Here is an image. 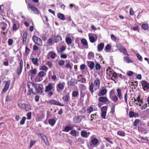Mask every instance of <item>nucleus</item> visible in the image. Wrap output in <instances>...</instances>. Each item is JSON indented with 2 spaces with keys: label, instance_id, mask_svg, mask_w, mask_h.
<instances>
[{
  "label": "nucleus",
  "instance_id": "e2e57ef3",
  "mask_svg": "<svg viewBox=\"0 0 149 149\" xmlns=\"http://www.w3.org/2000/svg\"><path fill=\"white\" fill-rule=\"evenodd\" d=\"M46 65H48L50 68H51L53 65V64L52 61H48L47 62V63H45Z\"/></svg>",
  "mask_w": 149,
  "mask_h": 149
},
{
  "label": "nucleus",
  "instance_id": "0eeeda50",
  "mask_svg": "<svg viewBox=\"0 0 149 149\" xmlns=\"http://www.w3.org/2000/svg\"><path fill=\"white\" fill-rule=\"evenodd\" d=\"M89 90L91 94L93 95L94 92V91H96L99 88L93 82H91L89 85Z\"/></svg>",
  "mask_w": 149,
  "mask_h": 149
},
{
  "label": "nucleus",
  "instance_id": "ddd939ff",
  "mask_svg": "<svg viewBox=\"0 0 149 149\" xmlns=\"http://www.w3.org/2000/svg\"><path fill=\"white\" fill-rule=\"evenodd\" d=\"M56 55V54L53 51H50L48 52L46 55V58L48 59H49L50 58L54 59L55 58Z\"/></svg>",
  "mask_w": 149,
  "mask_h": 149
},
{
  "label": "nucleus",
  "instance_id": "f3484780",
  "mask_svg": "<svg viewBox=\"0 0 149 149\" xmlns=\"http://www.w3.org/2000/svg\"><path fill=\"white\" fill-rule=\"evenodd\" d=\"M10 80H8L6 81L5 86L2 91V93H5L8 90L10 85Z\"/></svg>",
  "mask_w": 149,
  "mask_h": 149
},
{
  "label": "nucleus",
  "instance_id": "37998d69",
  "mask_svg": "<svg viewBox=\"0 0 149 149\" xmlns=\"http://www.w3.org/2000/svg\"><path fill=\"white\" fill-rule=\"evenodd\" d=\"M12 28L13 31H16L19 29V26H17L15 22H13Z\"/></svg>",
  "mask_w": 149,
  "mask_h": 149
},
{
  "label": "nucleus",
  "instance_id": "6ab92c4d",
  "mask_svg": "<svg viewBox=\"0 0 149 149\" xmlns=\"http://www.w3.org/2000/svg\"><path fill=\"white\" fill-rule=\"evenodd\" d=\"M90 34H88L89 39L91 42L93 43L95 42L97 40L98 36L97 35L95 34H93L95 36V37L93 36H89Z\"/></svg>",
  "mask_w": 149,
  "mask_h": 149
},
{
  "label": "nucleus",
  "instance_id": "bb28decb",
  "mask_svg": "<svg viewBox=\"0 0 149 149\" xmlns=\"http://www.w3.org/2000/svg\"><path fill=\"white\" fill-rule=\"evenodd\" d=\"M98 100L100 102L105 103L108 101V100L107 97L102 96L99 98Z\"/></svg>",
  "mask_w": 149,
  "mask_h": 149
},
{
  "label": "nucleus",
  "instance_id": "9b49d317",
  "mask_svg": "<svg viewBox=\"0 0 149 149\" xmlns=\"http://www.w3.org/2000/svg\"><path fill=\"white\" fill-rule=\"evenodd\" d=\"M65 85V84L64 82H59L56 85V90L58 92L62 91L64 89Z\"/></svg>",
  "mask_w": 149,
  "mask_h": 149
},
{
  "label": "nucleus",
  "instance_id": "2f4dec72",
  "mask_svg": "<svg viewBox=\"0 0 149 149\" xmlns=\"http://www.w3.org/2000/svg\"><path fill=\"white\" fill-rule=\"evenodd\" d=\"M129 56H126L123 58L124 60L125 61V62L127 63H133V61L132 60V58H130L129 57Z\"/></svg>",
  "mask_w": 149,
  "mask_h": 149
},
{
  "label": "nucleus",
  "instance_id": "b1692460",
  "mask_svg": "<svg viewBox=\"0 0 149 149\" xmlns=\"http://www.w3.org/2000/svg\"><path fill=\"white\" fill-rule=\"evenodd\" d=\"M129 115L130 118H132L133 117L136 118L139 116V114L138 113L134 112L133 111H130L129 112Z\"/></svg>",
  "mask_w": 149,
  "mask_h": 149
},
{
  "label": "nucleus",
  "instance_id": "09e8293b",
  "mask_svg": "<svg viewBox=\"0 0 149 149\" xmlns=\"http://www.w3.org/2000/svg\"><path fill=\"white\" fill-rule=\"evenodd\" d=\"M62 40L61 37L59 36H56L55 39V42L56 43H59Z\"/></svg>",
  "mask_w": 149,
  "mask_h": 149
},
{
  "label": "nucleus",
  "instance_id": "f03ea898",
  "mask_svg": "<svg viewBox=\"0 0 149 149\" xmlns=\"http://www.w3.org/2000/svg\"><path fill=\"white\" fill-rule=\"evenodd\" d=\"M37 69L36 68L31 70L29 71V72L31 74V79L32 80V79L34 77V81L35 82H41L43 80V78H41L37 74L35 76L37 73Z\"/></svg>",
  "mask_w": 149,
  "mask_h": 149
},
{
  "label": "nucleus",
  "instance_id": "3c124183",
  "mask_svg": "<svg viewBox=\"0 0 149 149\" xmlns=\"http://www.w3.org/2000/svg\"><path fill=\"white\" fill-rule=\"evenodd\" d=\"M69 134L74 136H76L77 135V132L75 130L72 129Z\"/></svg>",
  "mask_w": 149,
  "mask_h": 149
},
{
  "label": "nucleus",
  "instance_id": "c85d7f7f",
  "mask_svg": "<svg viewBox=\"0 0 149 149\" xmlns=\"http://www.w3.org/2000/svg\"><path fill=\"white\" fill-rule=\"evenodd\" d=\"M81 42L84 46H85L86 49H87L88 48V45L86 40L85 38H82L81 40Z\"/></svg>",
  "mask_w": 149,
  "mask_h": 149
},
{
  "label": "nucleus",
  "instance_id": "a878e982",
  "mask_svg": "<svg viewBox=\"0 0 149 149\" xmlns=\"http://www.w3.org/2000/svg\"><path fill=\"white\" fill-rule=\"evenodd\" d=\"M27 85L28 88L29 90L33 89V88H32V86L35 89L36 88V86L33 83H32L30 81H29L28 82Z\"/></svg>",
  "mask_w": 149,
  "mask_h": 149
},
{
  "label": "nucleus",
  "instance_id": "dca6fc26",
  "mask_svg": "<svg viewBox=\"0 0 149 149\" xmlns=\"http://www.w3.org/2000/svg\"><path fill=\"white\" fill-rule=\"evenodd\" d=\"M98 142V140L95 138L92 139L90 142V145L93 147L96 146Z\"/></svg>",
  "mask_w": 149,
  "mask_h": 149
},
{
  "label": "nucleus",
  "instance_id": "58836bf2",
  "mask_svg": "<svg viewBox=\"0 0 149 149\" xmlns=\"http://www.w3.org/2000/svg\"><path fill=\"white\" fill-rule=\"evenodd\" d=\"M66 49V48L65 46H63L60 48V50L59 49L57 50V52L58 53H59L60 54H63L65 50Z\"/></svg>",
  "mask_w": 149,
  "mask_h": 149
},
{
  "label": "nucleus",
  "instance_id": "bf43d9fd",
  "mask_svg": "<svg viewBox=\"0 0 149 149\" xmlns=\"http://www.w3.org/2000/svg\"><path fill=\"white\" fill-rule=\"evenodd\" d=\"M141 123V121L139 119H136L133 123V125L134 126H136L138 125V124H139Z\"/></svg>",
  "mask_w": 149,
  "mask_h": 149
},
{
  "label": "nucleus",
  "instance_id": "a18cd8bd",
  "mask_svg": "<svg viewBox=\"0 0 149 149\" xmlns=\"http://www.w3.org/2000/svg\"><path fill=\"white\" fill-rule=\"evenodd\" d=\"M40 70L43 71H45L46 72L48 70V68L45 65L41 66L40 67Z\"/></svg>",
  "mask_w": 149,
  "mask_h": 149
},
{
  "label": "nucleus",
  "instance_id": "338daca9",
  "mask_svg": "<svg viewBox=\"0 0 149 149\" xmlns=\"http://www.w3.org/2000/svg\"><path fill=\"white\" fill-rule=\"evenodd\" d=\"M24 104L21 102L17 104V106L21 109L24 110Z\"/></svg>",
  "mask_w": 149,
  "mask_h": 149
},
{
  "label": "nucleus",
  "instance_id": "052dcab7",
  "mask_svg": "<svg viewBox=\"0 0 149 149\" xmlns=\"http://www.w3.org/2000/svg\"><path fill=\"white\" fill-rule=\"evenodd\" d=\"M26 119V118L24 116L22 117V119L20 121V124L21 125H23L25 124V121Z\"/></svg>",
  "mask_w": 149,
  "mask_h": 149
},
{
  "label": "nucleus",
  "instance_id": "13d9d810",
  "mask_svg": "<svg viewBox=\"0 0 149 149\" xmlns=\"http://www.w3.org/2000/svg\"><path fill=\"white\" fill-rule=\"evenodd\" d=\"M97 115V113L93 114H92L91 115V119H90L91 121H92L93 120H95L96 119V116Z\"/></svg>",
  "mask_w": 149,
  "mask_h": 149
},
{
  "label": "nucleus",
  "instance_id": "9d476101",
  "mask_svg": "<svg viewBox=\"0 0 149 149\" xmlns=\"http://www.w3.org/2000/svg\"><path fill=\"white\" fill-rule=\"evenodd\" d=\"M117 47L119 50L122 52L124 54L129 56V54L128 53L126 49L120 44H119L117 46Z\"/></svg>",
  "mask_w": 149,
  "mask_h": 149
},
{
  "label": "nucleus",
  "instance_id": "864d4df0",
  "mask_svg": "<svg viewBox=\"0 0 149 149\" xmlns=\"http://www.w3.org/2000/svg\"><path fill=\"white\" fill-rule=\"evenodd\" d=\"M142 29L144 30H146L148 29V26L147 23L144 24H142Z\"/></svg>",
  "mask_w": 149,
  "mask_h": 149
},
{
  "label": "nucleus",
  "instance_id": "e433bc0d",
  "mask_svg": "<svg viewBox=\"0 0 149 149\" xmlns=\"http://www.w3.org/2000/svg\"><path fill=\"white\" fill-rule=\"evenodd\" d=\"M30 59L31 60L32 63L35 65H38V59L37 58H30Z\"/></svg>",
  "mask_w": 149,
  "mask_h": 149
},
{
  "label": "nucleus",
  "instance_id": "49530a36",
  "mask_svg": "<svg viewBox=\"0 0 149 149\" xmlns=\"http://www.w3.org/2000/svg\"><path fill=\"white\" fill-rule=\"evenodd\" d=\"M77 141L79 144H84L85 142V140L81 138H79L77 140Z\"/></svg>",
  "mask_w": 149,
  "mask_h": 149
},
{
  "label": "nucleus",
  "instance_id": "7c9ffc66",
  "mask_svg": "<svg viewBox=\"0 0 149 149\" xmlns=\"http://www.w3.org/2000/svg\"><path fill=\"white\" fill-rule=\"evenodd\" d=\"M79 87L80 91H87V87L85 84H79Z\"/></svg>",
  "mask_w": 149,
  "mask_h": 149
},
{
  "label": "nucleus",
  "instance_id": "ea45409f",
  "mask_svg": "<svg viewBox=\"0 0 149 149\" xmlns=\"http://www.w3.org/2000/svg\"><path fill=\"white\" fill-rule=\"evenodd\" d=\"M38 75L41 78H43L44 77L46 76V72L43 71H40L38 73Z\"/></svg>",
  "mask_w": 149,
  "mask_h": 149
},
{
  "label": "nucleus",
  "instance_id": "7ed1b4c3",
  "mask_svg": "<svg viewBox=\"0 0 149 149\" xmlns=\"http://www.w3.org/2000/svg\"><path fill=\"white\" fill-rule=\"evenodd\" d=\"M26 2L28 4V8H29L33 11V13L38 14L39 13L38 10L36 7L33 6L30 0H25Z\"/></svg>",
  "mask_w": 149,
  "mask_h": 149
},
{
  "label": "nucleus",
  "instance_id": "f257e3e1",
  "mask_svg": "<svg viewBox=\"0 0 149 149\" xmlns=\"http://www.w3.org/2000/svg\"><path fill=\"white\" fill-rule=\"evenodd\" d=\"M117 93V95L116 94V91L114 89H112L110 90L109 92V96L110 99L111 101L114 103H115L118 102V98L120 100L123 99L122 94L121 90L120 88H118L116 90Z\"/></svg>",
  "mask_w": 149,
  "mask_h": 149
},
{
  "label": "nucleus",
  "instance_id": "a19ab883",
  "mask_svg": "<svg viewBox=\"0 0 149 149\" xmlns=\"http://www.w3.org/2000/svg\"><path fill=\"white\" fill-rule=\"evenodd\" d=\"M111 48V45L109 44H108L105 46L104 49V50L106 52H108L110 51Z\"/></svg>",
  "mask_w": 149,
  "mask_h": 149
},
{
  "label": "nucleus",
  "instance_id": "69168bd1",
  "mask_svg": "<svg viewBox=\"0 0 149 149\" xmlns=\"http://www.w3.org/2000/svg\"><path fill=\"white\" fill-rule=\"evenodd\" d=\"M13 43V41L11 38H10L8 39V43L9 46H11L12 45Z\"/></svg>",
  "mask_w": 149,
  "mask_h": 149
},
{
  "label": "nucleus",
  "instance_id": "39448f33",
  "mask_svg": "<svg viewBox=\"0 0 149 149\" xmlns=\"http://www.w3.org/2000/svg\"><path fill=\"white\" fill-rule=\"evenodd\" d=\"M32 40L35 43L40 46H42L43 45L42 39L37 36L34 35L32 38Z\"/></svg>",
  "mask_w": 149,
  "mask_h": 149
},
{
  "label": "nucleus",
  "instance_id": "5fc2aeb1",
  "mask_svg": "<svg viewBox=\"0 0 149 149\" xmlns=\"http://www.w3.org/2000/svg\"><path fill=\"white\" fill-rule=\"evenodd\" d=\"M65 41L67 44L69 45L72 43V40L70 37H67L65 38Z\"/></svg>",
  "mask_w": 149,
  "mask_h": 149
},
{
  "label": "nucleus",
  "instance_id": "a211bd4d",
  "mask_svg": "<svg viewBox=\"0 0 149 149\" xmlns=\"http://www.w3.org/2000/svg\"><path fill=\"white\" fill-rule=\"evenodd\" d=\"M23 35H22V43L24 45L26 44L27 34L26 32L24 31L23 32Z\"/></svg>",
  "mask_w": 149,
  "mask_h": 149
},
{
  "label": "nucleus",
  "instance_id": "4d7b16f0",
  "mask_svg": "<svg viewBox=\"0 0 149 149\" xmlns=\"http://www.w3.org/2000/svg\"><path fill=\"white\" fill-rule=\"evenodd\" d=\"M107 106H103L101 108V112H107Z\"/></svg>",
  "mask_w": 149,
  "mask_h": 149
},
{
  "label": "nucleus",
  "instance_id": "680f3d73",
  "mask_svg": "<svg viewBox=\"0 0 149 149\" xmlns=\"http://www.w3.org/2000/svg\"><path fill=\"white\" fill-rule=\"evenodd\" d=\"M37 142L36 141H33L32 140H31L30 142V144L29 146V148L30 149L32 146L35 144V143H36Z\"/></svg>",
  "mask_w": 149,
  "mask_h": 149
},
{
  "label": "nucleus",
  "instance_id": "774afa93",
  "mask_svg": "<svg viewBox=\"0 0 149 149\" xmlns=\"http://www.w3.org/2000/svg\"><path fill=\"white\" fill-rule=\"evenodd\" d=\"M136 56L138 59L141 61H142V56L138 53L136 54Z\"/></svg>",
  "mask_w": 149,
  "mask_h": 149
},
{
  "label": "nucleus",
  "instance_id": "6e6d98bb",
  "mask_svg": "<svg viewBox=\"0 0 149 149\" xmlns=\"http://www.w3.org/2000/svg\"><path fill=\"white\" fill-rule=\"evenodd\" d=\"M104 139H105L109 143L111 144H113V142L111 141V140L113 139L112 138L110 137H104Z\"/></svg>",
  "mask_w": 149,
  "mask_h": 149
},
{
  "label": "nucleus",
  "instance_id": "f704fd0d",
  "mask_svg": "<svg viewBox=\"0 0 149 149\" xmlns=\"http://www.w3.org/2000/svg\"><path fill=\"white\" fill-rule=\"evenodd\" d=\"M56 120L54 119H50L48 120L49 124L52 127H53L56 124Z\"/></svg>",
  "mask_w": 149,
  "mask_h": 149
},
{
  "label": "nucleus",
  "instance_id": "c03bdc74",
  "mask_svg": "<svg viewBox=\"0 0 149 149\" xmlns=\"http://www.w3.org/2000/svg\"><path fill=\"white\" fill-rule=\"evenodd\" d=\"M30 49L28 47L27 45H26L25 47V50L24 53L25 55L26 56L28 55L30 52Z\"/></svg>",
  "mask_w": 149,
  "mask_h": 149
},
{
  "label": "nucleus",
  "instance_id": "c756f323",
  "mask_svg": "<svg viewBox=\"0 0 149 149\" xmlns=\"http://www.w3.org/2000/svg\"><path fill=\"white\" fill-rule=\"evenodd\" d=\"M31 110V106L30 104H24V107L23 110L25 111H27Z\"/></svg>",
  "mask_w": 149,
  "mask_h": 149
},
{
  "label": "nucleus",
  "instance_id": "cd10ccee",
  "mask_svg": "<svg viewBox=\"0 0 149 149\" xmlns=\"http://www.w3.org/2000/svg\"><path fill=\"white\" fill-rule=\"evenodd\" d=\"M90 134V132H87L86 131L83 130L81 132V136L85 138L88 137Z\"/></svg>",
  "mask_w": 149,
  "mask_h": 149
},
{
  "label": "nucleus",
  "instance_id": "6e6552de",
  "mask_svg": "<svg viewBox=\"0 0 149 149\" xmlns=\"http://www.w3.org/2000/svg\"><path fill=\"white\" fill-rule=\"evenodd\" d=\"M19 67H17V70L16 71V73L18 75H20L21 74L23 67V61L21 59L19 63Z\"/></svg>",
  "mask_w": 149,
  "mask_h": 149
},
{
  "label": "nucleus",
  "instance_id": "aec40b11",
  "mask_svg": "<svg viewBox=\"0 0 149 149\" xmlns=\"http://www.w3.org/2000/svg\"><path fill=\"white\" fill-rule=\"evenodd\" d=\"M70 97L68 94L65 95L63 97L62 99L64 102L65 104H68L70 102Z\"/></svg>",
  "mask_w": 149,
  "mask_h": 149
},
{
  "label": "nucleus",
  "instance_id": "f8f14e48",
  "mask_svg": "<svg viewBox=\"0 0 149 149\" xmlns=\"http://www.w3.org/2000/svg\"><path fill=\"white\" fill-rule=\"evenodd\" d=\"M85 118L83 116H76L73 119V122L75 123H79L82 120Z\"/></svg>",
  "mask_w": 149,
  "mask_h": 149
},
{
  "label": "nucleus",
  "instance_id": "423d86ee",
  "mask_svg": "<svg viewBox=\"0 0 149 149\" xmlns=\"http://www.w3.org/2000/svg\"><path fill=\"white\" fill-rule=\"evenodd\" d=\"M47 103L48 104L50 105H55L62 107L64 106V104H61L58 101L54 99L49 100L47 102Z\"/></svg>",
  "mask_w": 149,
  "mask_h": 149
},
{
  "label": "nucleus",
  "instance_id": "c9c22d12",
  "mask_svg": "<svg viewBox=\"0 0 149 149\" xmlns=\"http://www.w3.org/2000/svg\"><path fill=\"white\" fill-rule=\"evenodd\" d=\"M104 47V44L103 43H101L97 46V50L100 52L102 50Z\"/></svg>",
  "mask_w": 149,
  "mask_h": 149
},
{
  "label": "nucleus",
  "instance_id": "72a5a7b5",
  "mask_svg": "<svg viewBox=\"0 0 149 149\" xmlns=\"http://www.w3.org/2000/svg\"><path fill=\"white\" fill-rule=\"evenodd\" d=\"M93 83L95 85V86H96L100 88V79L99 78H96Z\"/></svg>",
  "mask_w": 149,
  "mask_h": 149
},
{
  "label": "nucleus",
  "instance_id": "0e129e2a",
  "mask_svg": "<svg viewBox=\"0 0 149 149\" xmlns=\"http://www.w3.org/2000/svg\"><path fill=\"white\" fill-rule=\"evenodd\" d=\"M31 93H32L33 94H35V93H34L33 91V89H31L30 90H28V92L27 93L26 95L28 96H30L31 94Z\"/></svg>",
  "mask_w": 149,
  "mask_h": 149
},
{
  "label": "nucleus",
  "instance_id": "4468645a",
  "mask_svg": "<svg viewBox=\"0 0 149 149\" xmlns=\"http://www.w3.org/2000/svg\"><path fill=\"white\" fill-rule=\"evenodd\" d=\"M74 126L72 125H67L63 129L62 131L64 132H68L74 128Z\"/></svg>",
  "mask_w": 149,
  "mask_h": 149
},
{
  "label": "nucleus",
  "instance_id": "603ef678",
  "mask_svg": "<svg viewBox=\"0 0 149 149\" xmlns=\"http://www.w3.org/2000/svg\"><path fill=\"white\" fill-rule=\"evenodd\" d=\"M95 69L97 70H100L101 68V65L97 63H96L95 64Z\"/></svg>",
  "mask_w": 149,
  "mask_h": 149
},
{
  "label": "nucleus",
  "instance_id": "79ce46f5",
  "mask_svg": "<svg viewBox=\"0 0 149 149\" xmlns=\"http://www.w3.org/2000/svg\"><path fill=\"white\" fill-rule=\"evenodd\" d=\"M117 134L118 135L121 136H125V132L123 130H122L118 131Z\"/></svg>",
  "mask_w": 149,
  "mask_h": 149
},
{
  "label": "nucleus",
  "instance_id": "393cba45",
  "mask_svg": "<svg viewBox=\"0 0 149 149\" xmlns=\"http://www.w3.org/2000/svg\"><path fill=\"white\" fill-rule=\"evenodd\" d=\"M107 90L106 88L102 89L98 93V95L99 96H103L106 95L107 92Z\"/></svg>",
  "mask_w": 149,
  "mask_h": 149
},
{
  "label": "nucleus",
  "instance_id": "20e7f679",
  "mask_svg": "<svg viewBox=\"0 0 149 149\" xmlns=\"http://www.w3.org/2000/svg\"><path fill=\"white\" fill-rule=\"evenodd\" d=\"M37 135L38 136H40V138L47 146H49V145L48 138L43 133H39Z\"/></svg>",
  "mask_w": 149,
  "mask_h": 149
},
{
  "label": "nucleus",
  "instance_id": "473e14b6",
  "mask_svg": "<svg viewBox=\"0 0 149 149\" xmlns=\"http://www.w3.org/2000/svg\"><path fill=\"white\" fill-rule=\"evenodd\" d=\"M95 63L93 61H89L88 62V65L90 70H92L95 67Z\"/></svg>",
  "mask_w": 149,
  "mask_h": 149
},
{
  "label": "nucleus",
  "instance_id": "de8ad7c7",
  "mask_svg": "<svg viewBox=\"0 0 149 149\" xmlns=\"http://www.w3.org/2000/svg\"><path fill=\"white\" fill-rule=\"evenodd\" d=\"M93 111V105H91L87 109V112L90 113L92 112Z\"/></svg>",
  "mask_w": 149,
  "mask_h": 149
},
{
  "label": "nucleus",
  "instance_id": "8fccbe9b",
  "mask_svg": "<svg viewBox=\"0 0 149 149\" xmlns=\"http://www.w3.org/2000/svg\"><path fill=\"white\" fill-rule=\"evenodd\" d=\"M79 95V93L78 91H74L72 92V97H77Z\"/></svg>",
  "mask_w": 149,
  "mask_h": 149
},
{
  "label": "nucleus",
  "instance_id": "4be33fe9",
  "mask_svg": "<svg viewBox=\"0 0 149 149\" xmlns=\"http://www.w3.org/2000/svg\"><path fill=\"white\" fill-rule=\"evenodd\" d=\"M37 93L41 94L43 92V88L42 85H39L38 88L35 89Z\"/></svg>",
  "mask_w": 149,
  "mask_h": 149
},
{
  "label": "nucleus",
  "instance_id": "2eb2a0df",
  "mask_svg": "<svg viewBox=\"0 0 149 149\" xmlns=\"http://www.w3.org/2000/svg\"><path fill=\"white\" fill-rule=\"evenodd\" d=\"M80 99L81 100H82L83 101L84 98L85 97V95L86 94H87V95H88H88L90 94L89 92H88L87 91H80Z\"/></svg>",
  "mask_w": 149,
  "mask_h": 149
},
{
  "label": "nucleus",
  "instance_id": "5701e85b",
  "mask_svg": "<svg viewBox=\"0 0 149 149\" xmlns=\"http://www.w3.org/2000/svg\"><path fill=\"white\" fill-rule=\"evenodd\" d=\"M8 26L7 24L4 22H1L0 23V27L1 31H4L7 29Z\"/></svg>",
  "mask_w": 149,
  "mask_h": 149
},
{
  "label": "nucleus",
  "instance_id": "4c0bfd02",
  "mask_svg": "<svg viewBox=\"0 0 149 149\" xmlns=\"http://www.w3.org/2000/svg\"><path fill=\"white\" fill-rule=\"evenodd\" d=\"M57 17L59 19L62 20H65V19L64 15L61 13H58L57 14Z\"/></svg>",
  "mask_w": 149,
  "mask_h": 149
},
{
  "label": "nucleus",
  "instance_id": "412c9836",
  "mask_svg": "<svg viewBox=\"0 0 149 149\" xmlns=\"http://www.w3.org/2000/svg\"><path fill=\"white\" fill-rule=\"evenodd\" d=\"M53 88V84L52 83H49L48 85L46 86L45 87V92L47 93L48 91H51Z\"/></svg>",
  "mask_w": 149,
  "mask_h": 149
},
{
  "label": "nucleus",
  "instance_id": "1a4fd4ad",
  "mask_svg": "<svg viewBox=\"0 0 149 149\" xmlns=\"http://www.w3.org/2000/svg\"><path fill=\"white\" fill-rule=\"evenodd\" d=\"M142 88L144 91H147L149 89V83L146 80H142L141 82Z\"/></svg>",
  "mask_w": 149,
  "mask_h": 149
}]
</instances>
